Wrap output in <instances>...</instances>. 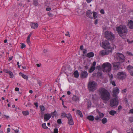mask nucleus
I'll use <instances>...</instances> for the list:
<instances>
[{"mask_svg": "<svg viewBox=\"0 0 133 133\" xmlns=\"http://www.w3.org/2000/svg\"><path fill=\"white\" fill-rule=\"evenodd\" d=\"M117 55L118 56L117 57V59L118 62H114L112 63L114 69L116 70H117L119 69L120 63L124 62L125 59L124 56L122 54L120 53H117Z\"/></svg>", "mask_w": 133, "mask_h": 133, "instance_id": "obj_1", "label": "nucleus"}, {"mask_svg": "<svg viewBox=\"0 0 133 133\" xmlns=\"http://www.w3.org/2000/svg\"><path fill=\"white\" fill-rule=\"evenodd\" d=\"M116 30L119 35L122 38L124 39L126 37L128 32V30L125 26L120 25L116 27Z\"/></svg>", "mask_w": 133, "mask_h": 133, "instance_id": "obj_2", "label": "nucleus"}, {"mask_svg": "<svg viewBox=\"0 0 133 133\" xmlns=\"http://www.w3.org/2000/svg\"><path fill=\"white\" fill-rule=\"evenodd\" d=\"M99 93L101 98L104 101H108L110 98V95L107 90L102 88L99 90Z\"/></svg>", "mask_w": 133, "mask_h": 133, "instance_id": "obj_3", "label": "nucleus"}, {"mask_svg": "<svg viewBox=\"0 0 133 133\" xmlns=\"http://www.w3.org/2000/svg\"><path fill=\"white\" fill-rule=\"evenodd\" d=\"M111 65L110 63H104L102 65L103 71L107 72H109L111 70Z\"/></svg>", "mask_w": 133, "mask_h": 133, "instance_id": "obj_4", "label": "nucleus"}, {"mask_svg": "<svg viewBox=\"0 0 133 133\" xmlns=\"http://www.w3.org/2000/svg\"><path fill=\"white\" fill-rule=\"evenodd\" d=\"M96 83L94 81H90L88 84V88L90 91H94L96 89Z\"/></svg>", "mask_w": 133, "mask_h": 133, "instance_id": "obj_5", "label": "nucleus"}, {"mask_svg": "<svg viewBox=\"0 0 133 133\" xmlns=\"http://www.w3.org/2000/svg\"><path fill=\"white\" fill-rule=\"evenodd\" d=\"M105 37L109 40H112L114 38V35L111 32L107 31L105 33Z\"/></svg>", "mask_w": 133, "mask_h": 133, "instance_id": "obj_6", "label": "nucleus"}, {"mask_svg": "<svg viewBox=\"0 0 133 133\" xmlns=\"http://www.w3.org/2000/svg\"><path fill=\"white\" fill-rule=\"evenodd\" d=\"M126 73L124 71H121L118 73L117 75V78L120 80H123L127 77Z\"/></svg>", "mask_w": 133, "mask_h": 133, "instance_id": "obj_7", "label": "nucleus"}, {"mask_svg": "<svg viewBox=\"0 0 133 133\" xmlns=\"http://www.w3.org/2000/svg\"><path fill=\"white\" fill-rule=\"evenodd\" d=\"M117 97L115 98H112L110 101V105L111 107H113L117 106L118 104V101Z\"/></svg>", "mask_w": 133, "mask_h": 133, "instance_id": "obj_8", "label": "nucleus"}, {"mask_svg": "<svg viewBox=\"0 0 133 133\" xmlns=\"http://www.w3.org/2000/svg\"><path fill=\"white\" fill-rule=\"evenodd\" d=\"M102 47L105 49H110V44L108 41H103L102 42Z\"/></svg>", "mask_w": 133, "mask_h": 133, "instance_id": "obj_9", "label": "nucleus"}, {"mask_svg": "<svg viewBox=\"0 0 133 133\" xmlns=\"http://www.w3.org/2000/svg\"><path fill=\"white\" fill-rule=\"evenodd\" d=\"M112 50H104L101 51L99 53V55L101 56H103L105 55H108L110 53H111Z\"/></svg>", "mask_w": 133, "mask_h": 133, "instance_id": "obj_10", "label": "nucleus"}, {"mask_svg": "<svg viewBox=\"0 0 133 133\" xmlns=\"http://www.w3.org/2000/svg\"><path fill=\"white\" fill-rule=\"evenodd\" d=\"M81 73L80 74V77L82 78H87L88 74L87 72L85 70H81Z\"/></svg>", "mask_w": 133, "mask_h": 133, "instance_id": "obj_11", "label": "nucleus"}, {"mask_svg": "<svg viewBox=\"0 0 133 133\" xmlns=\"http://www.w3.org/2000/svg\"><path fill=\"white\" fill-rule=\"evenodd\" d=\"M119 89L117 87L115 88L113 91V96L115 98L118 97L117 94L119 92Z\"/></svg>", "mask_w": 133, "mask_h": 133, "instance_id": "obj_12", "label": "nucleus"}, {"mask_svg": "<svg viewBox=\"0 0 133 133\" xmlns=\"http://www.w3.org/2000/svg\"><path fill=\"white\" fill-rule=\"evenodd\" d=\"M51 115L49 114H45L44 116V121H46L48 120L51 117Z\"/></svg>", "mask_w": 133, "mask_h": 133, "instance_id": "obj_13", "label": "nucleus"}, {"mask_svg": "<svg viewBox=\"0 0 133 133\" xmlns=\"http://www.w3.org/2000/svg\"><path fill=\"white\" fill-rule=\"evenodd\" d=\"M86 16L92 19V13L90 10H88L86 12Z\"/></svg>", "mask_w": 133, "mask_h": 133, "instance_id": "obj_14", "label": "nucleus"}, {"mask_svg": "<svg viewBox=\"0 0 133 133\" xmlns=\"http://www.w3.org/2000/svg\"><path fill=\"white\" fill-rule=\"evenodd\" d=\"M127 69L129 71L131 75L133 76V67L129 65L127 67Z\"/></svg>", "mask_w": 133, "mask_h": 133, "instance_id": "obj_15", "label": "nucleus"}, {"mask_svg": "<svg viewBox=\"0 0 133 133\" xmlns=\"http://www.w3.org/2000/svg\"><path fill=\"white\" fill-rule=\"evenodd\" d=\"M128 25L130 29H133V21L132 20H130L129 22H128Z\"/></svg>", "mask_w": 133, "mask_h": 133, "instance_id": "obj_16", "label": "nucleus"}, {"mask_svg": "<svg viewBox=\"0 0 133 133\" xmlns=\"http://www.w3.org/2000/svg\"><path fill=\"white\" fill-rule=\"evenodd\" d=\"M31 27L32 28L36 29L38 27V24L36 23L31 22L30 24Z\"/></svg>", "mask_w": 133, "mask_h": 133, "instance_id": "obj_17", "label": "nucleus"}, {"mask_svg": "<svg viewBox=\"0 0 133 133\" xmlns=\"http://www.w3.org/2000/svg\"><path fill=\"white\" fill-rule=\"evenodd\" d=\"M72 99L73 101L75 102L79 101V98L76 95H74Z\"/></svg>", "mask_w": 133, "mask_h": 133, "instance_id": "obj_18", "label": "nucleus"}, {"mask_svg": "<svg viewBox=\"0 0 133 133\" xmlns=\"http://www.w3.org/2000/svg\"><path fill=\"white\" fill-rule=\"evenodd\" d=\"M94 55V54L93 52H91L88 53L86 55L87 57L90 58L93 57Z\"/></svg>", "mask_w": 133, "mask_h": 133, "instance_id": "obj_19", "label": "nucleus"}, {"mask_svg": "<svg viewBox=\"0 0 133 133\" xmlns=\"http://www.w3.org/2000/svg\"><path fill=\"white\" fill-rule=\"evenodd\" d=\"M19 74L21 76L25 79L28 80V77L26 75L22 74L21 72L19 73Z\"/></svg>", "mask_w": 133, "mask_h": 133, "instance_id": "obj_20", "label": "nucleus"}, {"mask_svg": "<svg viewBox=\"0 0 133 133\" xmlns=\"http://www.w3.org/2000/svg\"><path fill=\"white\" fill-rule=\"evenodd\" d=\"M75 77L76 78H78L79 77V74L78 71L76 70L74 71L73 74Z\"/></svg>", "mask_w": 133, "mask_h": 133, "instance_id": "obj_21", "label": "nucleus"}, {"mask_svg": "<svg viewBox=\"0 0 133 133\" xmlns=\"http://www.w3.org/2000/svg\"><path fill=\"white\" fill-rule=\"evenodd\" d=\"M87 118L90 121H94V118L93 116L90 115L88 116Z\"/></svg>", "mask_w": 133, "mask_h": 133, "instance_id": "obj_22", "label": "nucleus"}, {"mask_svg": "<svg viewBox=\"0 0 133 133\" xmlns=\"http://www.w3.org/2000/svg\"><path fill=\"white\" fill-rule=\"evenodd\" d=\"M95 66H91L89 70V72L90 73L92 72L93 71H94L95 69Z\"/></svg>", "mask_w": 133, "mask_h": 133, "instance_id": "obj_23", "label": "nucleus"}, {"mask_svg": "<svg viewBox=\"0 0 133 133\" xmlns=\"http://www.w3.org/2000/svg\"><path fill=\"white\" fill-rule=\"evenodd\" d=\"M93 16L94 19H95L97 18V13L93 11L92 12Z\"/></svg>", "mask_w": 133, "mask_h": 133, "instance_id": "obj_24", "label": "nucleus"}, {"mask_svg": "<svg viewBox=\"0 0 133 133\" xmlns=\"http://www.w3.org/2000/svg\"><path fill=\"white\" fill-rule=\"evenodd\" d=\"M116 113V111L114 110H111L109 112V114L110 115L114 116Z\"/></svg>", "mask_w": 133, "mask_h": 133, "instance_id": "obj_25", "label": "nucleus"}, {"mask_svg": "<svg viewBox=\"0 0 133 133\" xmlns=\"http://www.w3.org/2000/svg\"><path fill=\"white\" fill-rule=\"evenodd\" d=\"M68 124L70 125H73L74 122L72 119V118L68 120Z\"/></svg>", "mask_w": 133, "mask_h": 133, "instance_id": "obj_26", "label": "nucleus"}, {"mask_svg": "<svg viewBox=\"0 0 133 133\" xmlns=\"http://www.w3.org/2000/svg\"><path fill=\"white\" fill-rule=\"evenodd\" d=\"M76 113L77 114L80 116L81 117H83V115L82 112L79 110H78L76 112Z\"/></svg>", "mask_w": 133, "mask_h": 133, "instance_id": "obj_27", "label": "nucleus"}, {"mask_svg": "<svg viewBox=\"0 0 133 133\" xmlns=\"http://www.w3.org/2000/svg\"><path fill=\"white\" fill-rule=\"evenodd\" d=\"M102 123L104 124L106 123L107 122V120L106 118L104 117L102 120Z\"/></svg>", "mask_w": 133, "mask_h": 133, "instance_id": "obj_28", "label": "nucleus"}, {"mask_svg": "<svg viewBox=\"0 0 133 133\" xmlns=\"http://www.w3.org/2000/svg\"><path fill=\"white\" fill-rule=\"evenodd\" d=\"M51 3L50 1H46L45 2V5L48 7L50 5Z\"/></svg>", "mask_w": 133, "mask_h": 133, "instance_id": "obj_29", "label": "nucleus"}, {"mask_svg": "<svg viewBox=\"0 0 133 133\" xmlns=\"http://www.w3.org/2000/svg\"><path fill=\"white\" fill-rule=\"evenodd\" d=\"M108 76L110 78L109 81H111V80H112L113 78V75L111 74H108Z\"/></svg>", "mask_w": 133, "mask_h": 133, "instance_id": "obj_30", "label": "nucleus"}, {"mask_svg": "<svg viewBox=\"0 0 133 133\" xmlns=\"http://www.w3.org/2000/svg\"><path fill=\"white\" fill-rule=\"evenodd\" d=\"M66 116H66V117H67L68 120L71 119L72 118V117L71 114L70 113L67 114Z\"/></svg>", "mask_w": 133, "mask_h": 133, "instance_id": "obj_31", "label": "nucleus"}, {"mask_svg": "<svg viewBox=\"0 0 133 133\" xmlns=\"http://www.w3.org/2000/svg\"><path fill=\"white\" fill-rule=\"evenodd\" d=\"M51 114L52 115H54L56 117L58 116L56 110H55L53 112H51Z\"/></svg>", "mask_w": 133, "mask_h": 133, "instance_id": "obj_32", "label": "nucleus"}, {"mask_svg": "<svg viewBox=\"0 0 133 133\" xmlns=\"http://www.w3.org/2000/svg\"><path fill=\"white\" fill-rule=\"evenodd\" d=\"M22 113L25 116L29 114V112L27 111H23Z\"/></svg>", "mask_w": 133, "mask_h": 133, "instance_id": "obj_33", "label": "nucleus"}, {"mask_svg": "<svg viewBox=\"0 0 133 133\" xmlns=\"http://www.w3.org/2000/svg\"><path fill=\"white\" fill-rule=\"evenodd\" d=\"M67 114H66L65 112H63L61 114V116L63 118H65L66 117Z\"/></svg>", "mask_w": 133, "mask_h": 133, "instance_id": "obj_34", "label": "nucleus"}, {"mask_svg": "<svg viewBox=\"0 0 133 133\" xmlns=\"http://www.w3.org/2000/svg\"><path fill=\"white\" fill-rule=\"evenodd\" d=\"M42 127L44 129H46L48 128V127L46 125V123H43L42 125Z\"/></svg>", "mask_w": 133, "mask_h": 133, "instance_id": "obj_35", "label": "nucleus"}, {"mask_svg": "<svg viewBox=\"0 0 133 133\" xmlns=\"http://www.w3.org/2000/svg\"><path fill=\"white\" fill-rule=\"evenodd\" d=\"M34 4L35 6H37L38 5L37 0H34Z\"/></svg>", "mask_w": 133, "mask_h": 133, "instance_id": "obj_36", "label": "nucleus"}, {"mask_svg": "<svg viewBox=\"0 0 133 133\" xmlns=\"http://www.w3.org/2000/svg\"><path fill=\"white\" fill-rule=\"evenodd\" d=\"M110 83L112 84L114 86H116V84H115V83L114 81L113 80H111V81H110Z\"/></svg>", "mask_w": 133, "mask_h": 133, "instance_id": "obj_37", "label": "nucleus"}, {"mask_svg": "<svg viewBox=\"0 0 133 133\" xmlns=\"http://www.w3.org/2000/svg\"><path fill=\"white\" fill-rule=\"evenodd\" d=\"M41 110L42 112L44 111L45 110V107L43 105H41L40 106Z\"/></svg>", "mask_w": 133, "mask_h": 133, "instance_id": "obj_38", "label": "nucleus"}, {"mask_svg": "<svg viewBox=\"0 0 133 133\" xmlns=\"http://www.w3.org/2000/svg\"><path fill=\"white\" fill-rule=\"evenodd\" d=\"M9 74L10 75V78H13L14 77V75L12 72L11 71V72H9Z\"/></svg>", "mask_w": 133, "mask_h": 133, "instance_id": "obj_39", "label": "nucleus"}, {"mask_svg": "<svg viewBox=\"0 0 133 133\" xmlns=\"http://www.w3.org/2000/svg\"><path fill=\"white\" fill-rule=\"evenodd\" d=\"M99 114L101 118H102L104 116V114L103 113L99 112Z\"/></svg>", "mask_w": 133, "mask_h": 133, "instance_id": "obj_40", "label": "nucleus"}, {"mask_svg": "<svg viewBox=\"0 0 133 133\" xmlns=\"http://www.w3.org/2000/svg\"><path fill=\"white\" fill-rule=\"evenodd\" d=\"M57 123L59 124H61L62 123L61 119H58L57 121Z\"/></svg>", "mask_w": 133, "mask_h": 133, "instance_id": "obj_41", "label": "nucleus"}, {"mask_svg": "<svg viewBox=\"0 0 133 133\" xmlns=\"http://www.w3.org/2000/svg\"><path fill=\"white\" fill-rule=\"evenodd\" d=\"M129 121L131 122H133V117H130L129 119Z\"/></svg>", "mask_w": 133, "mask_h": 133, "instance_id": "obj_42", "label": "nucleus"}, {"mask_svg": "<svg viewBox=\"0 0 133 133\" xmlns=\"http://www.w3.org/2000/svg\"><path fill=\"white\" fill-rule=\"evenodd\" d=\"M58 130L57 128H56L54 130V133H58Z\"/></svg>", "mask_w": 133, "mask_h": 133, "instance_id": "obj_43", "label": "nucleus"}, {"mask_svg": "<svg viewBox=\"0 0 133 133\" xmlns=\"http://www.w3.org/2000/svg\"><path fill=\"white\" fill-rule=\"evenodd\" d=\"M96 120H98L99 119V120H101V119L99 118V116H96L94 118Z\"/></svg>", "mask_w": 133, "mask_h": 133, "instance_id": "obj_44", "label": "nucleus"}, {"mask_svg": "<svg viewBox=\"0 0 133 133\" xmlns=\"http://www.w3.org/2000/svg\"><path fill=\"white\" fill-rule=\"evenodd\" d=\"M21 49H23L26 46L25 45V44L24 43H21Z\"/></svg>", "mask_w": 133, "mask_h": 133, "instance_id": "obj_45", "label": "nucleus"}, {"mask_svg": "<svg viewBox=\"0 0 133 133\" xmlns=\"http://www.w3.org/2000/svg\"><path fill=\"white\" fill-rule=\"evenodd\" d=\"M97 75L98 76H101L102 74L101 72H98L97 73Z\"/></svg>", "mask_w": 133, "mask_h": 133, "instance_id": "obj_46", "label": "nucleus"}, {"mask_svg": "<svg viewBox=\"0 0 133 133\" xmlns=\"http://www.w3.org/2000/svg\"><path fill=\"white\" fill-rule=\"evenodd\" d=\"M12 129L14 130L15 133H19V130L18 129L15 130L13 129Z\"/></svg>", "mask_w": 133, "mask_h": 133, "instance_id": "obj_47", "label": "nucleus"}, {"mask_svg": "<svg viewBox=\"0 0 133 133\" xmlns=\"http://www.w3.org/2000/svg\"><path fill=\"white\" fill-rule=\"evenodd\" d=\"M127 54L129 55L133 56V54L131 52H127Z\"/></svg>", "mask_w": 133, "mask_h": 133, "instance_id": "obj_48", "label": "nucleus"}, {"mask_svg": "<svg viewBox=\"0 0 133 133\" xmlns=\"http://www.w3.org/2000/svg\"><path fill=\"white\" fill-rule=\"evenodd\" d=\"M26 42L27 43H28L29 45V44L30 43V38H27V39H26Z\"/></svg>", "mask_w": 133, "mask_h": 133, "instance_id": "obj_49", "label": "nucleus"}, {"mask_svg": "<svg viewBox=\"0 0 133 133\" xmlns=\"http://www.w3.org/2000/svg\"><path fill=\"white\" fill-rule=\"evenodd\" d=\"M100 12L102 14H104V10L103 9H101L100 10Z\"/></svg>", "mask_w": 133, "mask_h": 133, "instance_id": "obj_50", "label": "nucleus"}, {"mask_svg": "<svg viewBox=\"0 0 133 133\" xmlns=\"http://www.w3.org/2000/svg\"><path fill=\"white\" fill-rule=\"evenodd\" d=\"M48 15L50 17H52L53 16V15L50 13H49Z\"/></svg>", "mask_w": 133, "mask_h": 133, "instance_id": "obj_51", "label": "nucleus"}, {"mask_svg": "<svg viewBox=\"0 0 133 133\" xmlns=\"http://www.w3.org/2000/svg\"><path fill=\"white\" fill-rule=\"evenodd\" d=\"M122 108V107L120 105H119L118 108V110H121Z\"/></svg>", "mask_w": 133, "mask_h": 133, "instance_id": "obj_52", "label": "nucleus"}, {"mask_svg": "<svg viewBox=\"0 0 133 133\" xmlns=\"http://www.w3.org/2000/svg\"><path fill=\"white\" fill-rule=\"evenodd\" d=\"M87 50L86 49H84L83 51V53L84 54H85L87 53Z\"/></svg>", "mask_w": 133, "mask_h": 133, "instance_id": "obj_53", "label": "nucleus"}, {"mask_svg": "<svg viewBox=\"0 0 133 133\" xmlns=\"http://www.w3.org/2000/svg\"><path fill=\"white\" fill-rule=\"evenodd\" d=\"M67 34H65V35L66 36H69V37H70L69 32L68 31H67Z\"/></svg>", "mask_w": 133, "mask_h": 133, "instance_id": "obj_54", "label": "nucleus"}, {"mask_svg": "<svg viewBox=\"0 0 133 133\" xmlns=\"http://www.w3.org/2000/svg\"><path fill=\"white\" fill-rule=\"evenodd\" d=\"M85 68L84 69L85 70H87L89 68L88 67L87 65H86L84 66Z\"/></svg>", "mask_w": 133, "mask_h": 133, "instance_id": "obj_55", "label": "nucleus"}, {"mask_svg": "<svg viewBox=\"0 0 133 133\" xmlns=\"http://www.w3.org/2000/svg\"><path fill=\"white\" fill-rule=\"evenodd\" d=\"M32 34V32H31L30 33V34L29 35V36H28L27 38L30 39V38L31 36V35Z\"/></svg>", "mask_w": 133, "mask_h": 133, "instance_id": "obj_56", "label": "nucleus"}, {"mask_svg": "<svg viewBox=\"0 0 133 133\" xmlns=\"http://www.w3.org/2000/svg\"><path fill=\"white\" fill-rule=\"evenodd\" d=\"M4 116H5L6 117V118L7 119H8L9 118V116H7L5 115H4L2 116L3 118H4Z\"/></svg>", "mask_w": 133, "mask_h": 133, "instance_id": "obj_57", "label": "nucleus"}, {"mask_svg": "<svg viewBox=\"0 0 133 133\" xmlns=\"http://www.w3.org/2000/svg\"><path fill=\"white\" fill-rule=\"evenodd\" d=\"M129 113L133 114V109H132L130 110Z\"/></svg>", "mask_w": 133, "mask_h": 133, "instance_id": "obj_58", "label": "nucleus"}, {"mask_svg": "<svg viewBox=\"0 0 133 133\" xmlns=\"http://www.w3.org/2000/svg\"><path fill=\"white\" fill-rule=\"evenodd\" d=\"M10 131V128H8L7 129V131L6 133H8Z\"/></svg>", "mask_w": 133, "mask_h": 133, "instance_id": "obj_59", "label": "nucleus"}, {"mask_svg": "<svg viewBox=\"0 0 133 133\" xmlns=\"http://www.w3.org/2000/svg\"><path fill=\"white\" fill-rule=\"evenodd\" d=\"M98 23V20L97 19H95V21L94 24L96 25Z\"/></svg>", "mask_w": 133, "mask_h": 133, "instance_id": "obj_60", "label": "nucleus"}, {"mask_svg": "<svg viewBox=\"0 0 133 133\" xmlns=\"http://www.w3.org/2000/svg\"><path fill=\"white\" fill-rule=\"evenodd\" d=\"M83 45H81L80 47V49L81 50H83Z\"/></svg>", "mask_w": 133, "mask_h": 133, "instance_id": "obj_61", "label": "nucleus"}, {"mask_svg": "<svg viewBox=\"0 0 133 133\" xmlns=\"http://www.w3.org/2000/svg\"><path fill=\"white\" fill-rule=\"evenodd\" d=\"M13 57V56H12L11 57H10L9 58V59H8L9 61H10L12 59Z\"/></svg>", "mask_w": 133, "mask_h": 133, "instance_id": "obj_62", "label": "nucleus"}, {"mask_svg": "<svg viewBox=\"0 0 133 133\" xmlns=\"http://www.w3.org/2000/svg\"><path fill=\"white\" fill-rule=\"evenodd\" d=\"M34 105H35L36 107H38V103H34Z\"/></svg>", "mask_w": 133, "mask_h": 133, "instance_id": "obj_63", "label": "nucleus"}, {"mask_svg": "<svg viewBox=\"0 0 133 133\" xmlns=\"http://www.w3.org/2000/svg\"><path fill=\"white\" fill-rule=\"evenodd\" d=\"M48 51V50L47 49H45L43 50V52L44 53H46Z\"/></svg>", "mask_w": 133, "mask_h": 133, "instance_id": "obj_64", "label": "nucleus"}]
</instances>
